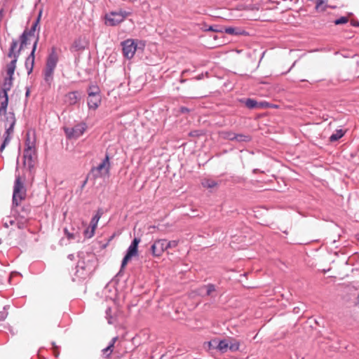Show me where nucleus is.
I'll return each mask as SVG.
<instances>
[{
  "label": "nucleus",
  "mask_w": 359,
  "mask_h": 359,
  "mask_svg": "<svg viewBox=\"0 0 359 359\" xmlns=\"http://www.w3.org/2000/svg\"><path fill=\"white\" fill-rule=\"evenodd\" d=\"M41 14H42V11H40L37 18L33 22L31 27L29 28V29L26 28L24 30L25 32H27V33L29 36V37L34 36L36 30L38 31V32H39V31H40L39 22H40V20H41ZM39 33H37V35H36V39H35V41H34V42L33 43V46H32V51H31L30 54L29 55V56L27 57V59L25 60V67H34V53L36 51V47H37V44L39 43Z\"/></svg>",
  "instance_id": "7ed1b4c3"
},
{
  "label": "nucleus",
  "mask_w": 359,
  "mask_h": 359,
  "mask_svg": "<svg viewBox=\"0 0 359 359\" xmlns=\"http://www.w3.org/2000/svg\"><path fill=\"white\" fill-rule=\"evenodd\" d=\"M29 36L27 32L23 31L22 34L19 37V40L13 39L8 53V57L11 59V62L6 65V67H16V62L21 50L28 44Z\"/></svg>",
  "instance_id": "f03ea898"
},
{
  "label": "nucleus",
  "mask_w": 359,
  "mask_h": 359,
  "mask_svg": "<svg viewBox=\"0 0 359 359\" xmlns=\"http://www.w3.org/2000/svg\"><path fill=\"white\" fill-rule=\"evenodd\" d=\"M79 100L77 92H71L66 95V102L70 105L76 104Z\"/></svg>",
  "instance_id": "aec40b11"
},
{
  "label": "nucleus",
  "mask_w": 359,
  "mask_h": 359,
  "mask_svg": "<svg viewBox=\"0 0 359 359\" xmlns=\"http://www.w3.org/2000/svg\"><path fill=\"white\" fill-rule=\"evenodd\" d=\"M217 345V340L216 339L211 340L208 342V346L210 348H216Z\"/></svg>",
  "instance_id": "f704fd0d"
},
{
  "label": "nucleus",
  "mask_w": 359,
  "mask_h": 359,
  "mask_svg": "<svg viewBox=\"0 0 359 359\" xmlns=\"http://www.w3.org/2000/svg\"><path fill=\"white\" fill-rule=\"evenodd\" d=\"M87 182H88V179H86V180L83 181V182L81 185V189H83L86 186Z\"/></svg>",
  "instance_id": "09e8293b"
},
{
  "label": "nucleus",
  "mask_w": 359,
  "mask_h": 359,
  "mask_svg": "<svg viewBox=\"0 0 359 359\" xmlns=\"http://www.w3.org/2000/svg\"><path fill=\"white\" fill-rule=\"evenodd\" d=\"M232 138H234V140H236L238 142H248L250 140V137L249 136L244 135L242 134H236V135H233Z\"/></svg>",
  "instance_id": "393cba45"
},
{
  "label": "nucleus",
  "mask_w": 359,
  "mask_h": 359,
  "mask_svg": "<svg viewBox=\"0 0 359 359\" xmlns=\"http://www.w3.org/2000/svg\"><path fill=\"white\" fill-rule=\"evenodd\" d=\"M224 32L232 36L248 35V33L246 31L241 28L233 27H224Z\"/></svg>",
  "instance_id": "dca6fc26"
},
{
  "label": "nucleus",
  "mask_w": 359,
  "mask_h": 359,
  "mask_svg": "<svg viewBox=\"0 0 359 359\" xmlns=\"http://www.w3.org/2000/svg\"><path fill=\"white\" fill-rule=\"evenodd\" d=\"M132 14L130 11H126L123 9H119L116 11H111L105 15V24L109 26H116Z\"/></svg>",
  "instance_id": "20e7f679"
},
{
  "label": "nucleus",
  "mask_w": 359,
  "mask_h": 359,
  "mask_svg": "<svg viewBox=\"0 0 359 359\" xmlns=\"http://www.w3.org/2000/svg\"><path fill=\"white\" fill-rule=\"evenodd\" d=\"M201 29L205 32L224 33V27L219 25L208 26L205 23H204Z\"/></svg>",
  "instance_id": "6ab92c4d"
},
{
  "label": "nucleus",
  "mask_w": 359,
  "mask_h": 359,
  "mask_svg": "<svg viewBox=\"0 0 359 359\" xmlns=\"http://www.w3.org/2000/svg\"><path fill=\"white\" fill-rule=\"evenodd\" d=\"M151 252L154 256L160 257L163 255L166 248V240L165 239H159L156 241L154 244L151 245Z\"/></svg>",
  "instance_id": "ddd939ff"
},
{
  "label": "nucleus",
  "mask_w": 359,
  "mask_h": 359,
  "mask_svg": "<svg viewBox=\"0 0 359 359\" xmlns=\"http://www.w3.org/2000/svg\"><path fill=\"white\" fill-rule=\"evenodd\" d=\"M32 72V69H30V70L28 72V74H30Z\"/></svg>",
  "instance_id": "603ef678"
},
{
  "label": "nucleus",
  "mask_w": 359,
  "mask_h": 359,
  "mask_svg": "<svg viewBox=\"0 0 359 359\" xmlns=\"http://www.w3.org/2000/svg\"><path fill=\"white\" fill-rule=\"evenodd\" d=\"M84 235L88 238H90L94 236V235H90V230H89V228H88L86 230H85Z\"/></svg>",
  "instance_id": "79ce46f5"
},
{
  "label": "nucleus",
  "mask_w": 359,
  "mask_h": 359,
  "mask_svg": "<svg viewBox=\"0 0 359 359\" xmlns=\"http://www.w3.org/2000/svg\"><path fill=\"white\" fill-rule=\"evenodd\" d=\"M36 142L37 138L35 130H28L26 133L25 149H37Z\"/></svg>",
  "instance_id": "f8f14e48"
},
{
  "label": "nucleus",
  "mask_w": 359,
  "mask_h": 359,
  "mask_svg": "<svg viewBox=\"0 0 359 359\" xmlns=\"http://www.w3.org/2000/svg\"><path fill=\"white\" fill-rule=\"evenodd\" d=\"M140 43L142 46H144V43H142V41H140Z\"/></svg>",
  "instance_id": "864d4df0"
},
{
  "label": "nucleus",
  "mask_w": 359,
  "mask_h": 359,
  "mask_svg": "<svg viewBox=\"0 0 359 359\" xmlns=\"http://www.w3.org/2000/svg\"><path fill=\"white\" fill-rule=\"evenodd\" d=\"M53 69H46L44 72L45 80L47 82H50L52 80L53 74Z\"/></svg>",
  "instance_id": "cd10ccee"
},
{
  "label": "nucleus",
  "mask_w": 359,
  "mask_h": 359,
  "mask_svg": "<svg viewBox=\"0 0 359 359\" xmlns=\"http://www.w3.org/2000/svg\"><path fill=\"white\" fill-rule=\"evenodd\" d=\"M111 169V164L109 161V157L108 154H106L105 158L97 166L91 169L95 178H101L108 177Z\"/></svg>",
  "instance_id": "39448f33"
},
{
  "label": "nucleus",
  "mask_w": 359,
  "mask_h": 359,
  "mask_svg": "<svg viewBox=\"0 0 359 359\" xmlns=\"http://www.w3.org/2000/svg\"><path fill=\"white\" fill-rule=\"evenodd\" d=\"M18 273L17 272H12L10 275V278H9V280H11V279L15 276V275H18Z\"/></svg>",
  "instance_id": "a18cd8bd"
},
{
  "label": "nucleus",
  "mask_w": 359,
  "mask_h": 359,
  "mask_svg": "<svg viewBox=\"0 0 359 359\" xmlns=\"http://www.w3.org/2000/svg\"><path fill=\"white\" fill-rule=\"evenodd\" d=\"M140 243V239L138 238H135L129 246L127 253L123 259L121 264V269H123L128 264V262L131 259L132 257L137 255L138 253V245Z\"/></svg>",
  "instance_id": "1a4fd4ad"
},
{
  "label": "nucleus",
  "mask_w": 359,
  "mask_h": 359,
  "mask_svg": "<svg viewBox=\"0 0 359 359\" xmlns=\"http://www.w3.org/2000/svg\"><path fill=\"white\" fill-rule=\"evenodd\" d=\"M278 107V104L271 103V109H272V108L276 109Z\"/></svg>",
  "instance_id": "49530a36"
},
{
  "label": "nucleus",
  "mask_w": 359,
  "mask_h": 359,
  "mask_svg": "<svg viewBox=\"0 0 359 359\" xmlns=\"http://www.w3.org/2000/svg\"><path fill=\"white\" fill-rule=\"evenodd\" d=\"M270 229H271V233H276V232L274 231V230H275V229H274V228H273L271 226V227H270Z\"/></svg>",
  "instance_id": "8fccbe9b"
},
{
  "label": "nucleus",
  "mask_w": 359,
  "mask_h": 359,
  "mask_svg": "<svg viewBox=\"0 0 359 359\" xmlns=\"http://www.w3.org/2000/svg\"><path fill=\"white\" fill-rule=\"evenodd\" d=\"M302 311H305V306L302 303L292 309V312L295 314H299Z\"/></svg>",
  "instance_id": "c756f323"
},
{
  "label": "nucleus",
  "mask_w": 359,
  "mask_h": 359,
  "mask_svg": "<svg viewBox=\"0 0 359 359\" xmlns=\"http://www.w3.org/2000/svg\"><path fill=\"white\" fill-rule=\"evenodd\" d=\"M207 294L210 295L212 292L215 290V286L213 285H208L207 286Z\"/></svg>",
  "instance_id": "4c0bfd02"
},
{
  "label": "nucleus",
  "mask_w": 359,
  "mask_h": 359,
  "mask_svg": "<svg viewBox=\"0 0 359 359\" xmlns=\"http://www.w3.org/2000/svg\"><path fill=\"white\" fill-rule=\"evenodd\" d=\"M26 95L28 96L29 95V91L27 90V93H26Z\"/></svg>",
  "instance_id": "5fc2aeb1"
},
{
  "label": "nucleus",
  "mask_w": 359,
  "mask_h": 359,
  "mask_svg": "<svg viewBox=\"0 0 359 359\" xmlns=\"http://www.w3.org/2000/svg\"><path fill=\"white\" fill-rule=\"evenodd\" d=\"M283 233H285V234H287V230H282V229H280Z\"/></svg>",
  "instance_id": "3c124183"
},
{
  "label": "nucleus",
  "mask_w": 359,
  "mask_h": 359,
  "mask_svg": "<svg viewBox=\"0 0 359 359\" xmlns=\"http://www.w3.org/2000/svg\"><path fill=\"white\" fill-rule=\"evenodd\" d=\"M89 228H90V235H94L97 227L95 226H90Z\"/></svg>",
  "instance_id": "c03bdc74"
},
{
  "label": "nucleus",
  "mask_w": 359,
  "mask_h": 359,
  "mask_svg": "<svg viewBox=\"0 0 359 359\" xmlns=\"http://www.w3.org/2000/svg\"><path fill=\"white\" fill-rule=\"evenodd\" d=\"M87 126L85 123H79L72 128H65V135L69 139H77L86 132Z\"/></svg>",
  "instance_id": "0eeeda50"
},
{
  "label": "nucleus",
  "mask_w": 359,
  "mask_h": 359,
  "mask_svg": "<svg viewBox=\"0 0 359 359\" xmlns=\"http://www.w3.org/2000/svg\"><path fill=\"white\" fill-rule=\"evenodd\" d=\"M123 54L125 57L131 59L138 48L137 41L128 39L121 42Z\"/></svg>",
  "instance_id": "423d86ee"
},
{
  "label": "nucleus",
  "mask_w": 359,
  "mask_h": 359,
  "mask_svg": "<svg viewBox=\"0 0 359 359\" xmlns=\"http://www.w3.org/2000/svg\"><path fill=\"white\" fill-rule=\"evenodd\" d=\"M229 348V343L226 340H221L219 341H217V345L216 347V349L219 350L222 353L226 352L227 349Z\"/></svg>",
  "instance_id": "4be33fe9"
},
{
  "label": "nucleus",
  "mask_w": 359,
  "mask_h": 359,
  "mask_svg": "<svg viewBox=\"0 0 359 359\" xmlns=\"http://www.w3.org/2000/svg\"><path fill=\"white\" fill-rule=\"evenodd\" d=\"M88 46V42L84 37L76 39L69 48L73 53H80L83 52Z\"/></svg>",
  "instance_id": "9b49d317"
},
{
  "label": "nucleus",
  "mask_w": 359,
  "mask_h": 359,
  "mask_svg": "<svg viewBox=\"0 0 359 359\" xmlns=\"http://www.w3.org/2000/svg\"><path fill=\"white\" fill-rule=\"evenodd\" d=\"M348 22V17H341L339 19H337L336 20H334V24L336 25H342V24H346Z\"/></svg>",
  "instance_id": "2f4dec72"
},
{
  "label": "nucleus",
  "mask_w": 359,
  "mask_h": 359,
  "mask_svg": "<svg viewBox=\"0 0 359 359\" xmlns=\"http://www.w3.org/2000/svg\"><path fill=\"white\" fill-rule=\"evenodd\" d=\"M55 47H52L46 60V67H55L58 62V55Z\"/></svg>",
  "instance_id": "4468645a"
},
{
  "label": "nucleus",
  "mask_w": 359,
  "mask_h": 359,
  "mask_svg": "<svg viewBox=\"0 0 359 359\" xmlns=\"http://www.w3.org/2000/svg\"><path fill=\"white\" fill-rule=\"evenodd\" d=\"M53 351L54 355L57 358L58 357L60 352L58 351V347L55 345V343H53Z\"/></svg>",
  "instance_id": "e433bc0d"
},
{
  "label": "nucleus",
  "mask_w": 359,
  "mask_h": 359,
  "mask_svg": "<svg viewBox=\"0 0 359 359\" xmlns=\"http://www.w3.org/2000/svg\"><path fill=\"white\" fill-rule=\"evenodd\" d=\"M24 163L29 169L34 167L37 158V149H24Z\"/></svg>",
  "instance_id": "9d476101"
},
{
  "label": "nucleus",
  "mask_w": 359,
  "mask_h": 359,
  "mask_svg": "<svg viewBox=\"0 0 359 359\" xmlns=\"http://www.w3.org/2000/svg\"><path fill=\"white\" fill-rule=\"evenodd\" d=\"M190 135L194 136V135H195V133H191Z\"/></svg>",
  "instance_id": "6e6d98bb"
},
{
  "label": "nucleus",
  "mask_w": 359,
  "mask_h": 359,
  "mask_svg": "<svg viewBox=\"0 0 359 359\" xmlns=\"http://www.w3.org/2000/svg\"><path fill=\"white\" fill-rule=\"evenodd\" d=\"M201 184L204 188L212 189L217 187L218 183L214 180L203 179L201 182Z\"/></svg>",
  "instance_id": "412c9836"
},
{
  "label": "nucleus",
  "mask_w": 359,
  "mask_h": 359,
  "mask_svg": "<svg viewBox=\"0 0 359 359\" xmlns=\"http://www.w3.org/2000/svg\"><path fill=\"white\" fill-rule=\"evenodd\" d=\"M240 347V343L238 341H235L233 343H231V344H229V348L231 351H236L239 349Z\"/></svg>",
  "instance_id": "473e14b6"
},
{
  "label": "nucleus",
  "mask_w": 359,
  "mask_h": 359,
  "mask_svg": "<svg viewBox=\"0 0 359 359\" xmlns=\"http://www.w3.org/2000/svg\"><path fill=\"white\" fill-rule=\"evenodd\" d=\"M271 302V315H276L277 313L276 312V300L274 298H271L270 299Z\"/></svg>",
  "instance_id": "7c9ffc66"
},
{
  "label": "nucleus",
  "mask_w": 359,
  "mask_h": 359,
  "mask_svg": "<svg viewBox=\"0 0 359 359\" xmlns=\"http://www.w3.org/2000/svg\"><path fill=\"white\" fill-rule=\"evenodd\" d=\"M233 135H236V134H234L233 133H225L224 137L226 139H229L230 140H234V138H232L233 137Z\"/></svg>",
  "instance_id": "ea45409f"
},
{
  "label": "nucleus",
  "mask_w": 359,
  "mask_h": 359,
  "mask_svg": "<svg viewBox=\"0 0 359 359\" xmlns=\"http://www.w3.org/2000/svg\"><path fill=\"white\" fill-rule=\"evenodd\" d=\"M245 103L246 107H248L249 109L257 108V105H258V102H257L254 100H252V99L246 100Z\"/></svg>",
  "instance_id": "bb28decb"
},
{
  "label": "nucleus",
  "mask_w": 359,
  "mask_h": 359,
  "mask_svg": "<svg viewBox=\"0 0 359 359\" xmlns=\"http://www.w3.org/2000/svg\"><path fill=\"white\" fill-rule=\"evenodd\" d=\"M25 191L24 190V186L20 177H18L15 180L14 189H13V202L15 205H18L19 203L25 198Z\"/></svg>",
  "instance_id": "6e6552de"
},
{
  "label": "nucleus",
  "mask_w": 359,
  "mask_h": 359,
  "mask_svg": "<svg viewBox=\"0 0 359 359\" xmlns=\"http://www.w3.org/2000/svg\"><path fill=\"white\" fill-rule=\"evenodd\" d=\"M15 69H7L6 74L3 73V80H0V121L6 131L3 135L4 141L0 147L2 152L11 140V136L13 133V128L16 123L15 114L13 111H7L8 105V92L13 86V76Z\"/></svg>",
  "instance_id": "f257e3e1"
},
{
  "label": "nucleus",
  "mask_w": 359,
  "mask_h": 359,
  "mask_svg": "<svg viewBox=\"0 0 359 359\" xmlns=\"http://www.w3.org/2000/svg\"><path fill=\"white\" fill-rule=\"evenodd\" d=\"M271 177L274 178V180L271 179V180H270V182H271V190L276 191V190H277V189L274 186V182H275V181H276V177L273 175H271Z\"/></svg>",
  "instance_id": "58836bf2"
},
{
  "label": "nucleus",
  "mask_w": 359,
  "mask_h": 359,
  "mask_svg": "<svg viewBox=\"0 0 359 359\" xmlns=\"http://www.w3.org/2000/svg\"><path fill=\"white\" fill-rule=\"evenodd\" d=\"M88 95H100V90L97 86L91 85L88 89Z\"/></svg>",
  "instance_id": "b1692460"
},
{
  "label": "nucleus",
  "mask_w": 359,
  "mask_h": 359,
  "mask_svg": "<svg viewBox=\"0 0 359 359\" xmlns=\"http://www.w3.org/2000/svg\"><path fill=\"white\" fill-rule=\"evenodd\" d=\"M188 111H189V109L187 108H186V107H182L181 108V111L182 112H187Z\"/></svg>",
  "instance_id": "de8ad7c7"
},
{
  "label": "nucleus",
  "mask_w": 359,
  "mask_h": 359,
  "mask_svg": "<svg viewBox=\"0 0 359 359\" xmlns=\"http://www.w3.org/2000/svg\"><path fill=\"white\" fill-rule=\"evenodd\" d=\"M269 105L267 102H258L257 109L264 108Z\"/></svg>",
  "instance_id": "a19ab883"
},
{
  "label": "nucleus",
  "mask_w": 359,
  "mask_h": 359,
  "mask_svg": "<svg viewBox=\"0 0 359 359\" xmlns=\"http://www.w3.org/2000/svg\"><path fill=\"white\" fill-rule=\"evenodd\" d=\"M346 134V130L343 129H337L330 136L329 141L330 142H335L339 140Z\"/></svg>",
  "instance_id": "a211bd4d"
},
{
  "label": "nucleus",
  "mask_w": 359,
  "mask_h": 359,
  "mask_svg": "<svg viewBox=\"0 0 359 359\" xmlns=\"http://www.w3.org/2000/svg\"><path fill=\"white\" fill-rule=\"evenodd\" d=\"M25 222H16L15 219H13L11 217H8L4 219V226L6 228H8L10 226H17L18 229H22L25 227Z\"/></svg>",
  "instance_id": "f3484780"
},
{
  "label": "nucleus",
  "mask_w": 359,
  "mask_h": 359,
  "mask_svg": "<svg viewBox=\"0 0 359 359\" xmlns=\"http://www.w3.org/2000/svg\"><path fill=\"white\" fill-rule=\"evenodd\" d=\"M101 101V95H89L88 97V107L91 109L95 110L100 106Z\"/></svg>",
  "instance_id": "2eb2a0df"
},
{
  "label": "nucleus",
  "mask_w": 359,
  "mask_h": 359,
  "mask_svg": "<svg viewBox=\"0 0 359 359\" xmlns=\"http://www.w3.org/2000/svg\"><path fill=\"white\" fill-rule=\"evenodd\" d=\"M65 231V234L66 235V236L67 237L68 239L71 240V239H74L75 238V236L74 233H70L67 229H65L64 230Z\"/></svg>",
  "instance_id": "c9c22d12"
},
{
  "label": "nucleus",
  "mask_w": 359,
  "mask_h": 359,
  "mask_svg": "<svg viewBox=\"0 0 359 359\" xmlns=\"http://www.w3.org/2000/svg\"><path fill=\"white\" fill-rule=\"evenodd\" d=\"M357 299H358V302L359 303V294L358 295V298Z\"/></svg>",
  "instance_id": "4d7b16f0"
},
{
  "label": "nucleus",
  "mask_w": 359,
  "mask_h": 359,
  "mask_svg": "<svg viewBox=\"0 0 359 359\" xmlns=\"http://www.w3.org/2000/svg\"><path fill=\"white\" fill-rule=\"evenodd\" d=\"M324 4H325V0H317L316 9L317 11H325L326 6L324 5Z\"/></svg>",
  "instance_id": "c85d7f7f"
},
{
  "label": "nucleus",
  "mask_w": 359,
  "mask_h": 359,
  "mask_svg": "<svg viewBox=\"0 0 359 359\" xmlns=\"http://www.w3.org/2000/svg\"><path fill=\"white\" fill-rule=\"evenodd\" d=\"M117 340V337H114L110 343V344L105 348L102 350L103 353L107 355V357H109L111 353L113 352L114 344Z\"/></svg>",
  "instance_id": "5701e85b"
},
{
  "label": "nucleus",
  "mask_w": 359,
  "mask_h": 359,
  "mask_svg": "<svg viewBox=\"0 0 359 359\" xmlns=\"http://www.w3.org/2000/svg\"><path fill=\"white\" fill-rule=\"evenodd\" d=\"M178 243H179L178 241H166V248H167V249L176 248L178 245Z\"/></svg>",
  "instance_id": "72a5a7b5"
},
{
  "label": "nucleus",
  "mask_w": 359,
  "mask_h": 359,
  "mask_svg": "<svg viewBox=\"0 0 359 359\" xmlns=\"http://www.w3.org/2000/svg\"><path fill=\"white\" fill-rule=\"evenodd\" d=\"M7 313L4 311L0 313V320H3L6 318Z\"/></svg>",
  "instance_id": "37998d69"
},
{
  "label": "nucleus",
  "mask_w": 359,
  "mask_h": 359,
  "mask_svg": "<svg viewBox=\"0 0 359 359\" xmlns=\"http://www.w3.org/2000/svg\"><path fill=\"white\" fill-rule=\"evenodd\" d=\"M102 217V212H97L96 215L92 218L90 226H95L97 227V223Z\"/></svg>",
  "instance_id": "a878e982"
}]
</instances>
